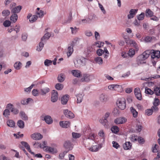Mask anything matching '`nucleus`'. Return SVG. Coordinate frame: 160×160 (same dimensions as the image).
I'll return each instance as SVG.
<instances>
[{
	"instance_id": "obj_29",
	"label": "nucleus",
	"mask_w": 160,
	"mask_h": 160,
	"mask_svg": "<svg viewBox=\"0 0 160 160\" xmlns=\"http://www.w3.org/2000/svg\"><path fill=\"white\" fill-rule=\"evenodd\" d=\"M91 142V140L86 138L84 139L83 141V143L85 147H88L90 145V142Z\"/></svg>"
},
{
	"instance_id": "obj_64",
	"label": "nucleus",
	"mask_w": 160,
	"mask_h": 160,
	"mask_svg": "<svg viewBox=\"0 0 160 160\" xmlns=\"http://www.w3.org/2000/svg\"><path fill=\"white\" fill-rule=\"evenodd\" d=\"M97 53L98 56H101L104 53V51L101 49H99L97 50Z\"/></svg>"
},
{
	"instance_id": "obj_45",
	"label": "nucleus",
	"mask_w": 160,
	"mask_h": 160,
	"mask_svg": "<svg viewBox=\"0 0 160 160\" xmlns=\"http://www.w3.org/2000/svg\"><path fill=\"white\" fill-rule=\"evenodd\" d=\"M81 61L80 60L79 58L76 61L74 62L75 67L77 68L80 67L81 65Z\"/></svg>"
},
{
	"instance_id": "obj_41",
	"label": "nucleus",
	"mask_w": 160,
	"mask_h": 160,
	"mask_svg": "<svg viewBox=\"0 0 160 160\" xmlns=\"http://www.w3.org/2000/svg\"><path fill=\"white\" fill-rule=\"evenodd\" d=\"M93 48L90 47L87 48L86 53L87 54V57H89L91 55V53L93 51Z\"/></svg>"
},
{
	"instance_id": "obj_40",
	"label": "nucleus",
	"mask_w": 160,
	"mask_h": 160,
	"mask_svg": "<svg viewBox=\"0 0 160 160\" xmlns=\"http://www.w3.org/2000/svg\"><path fill=\"white\" fill-rule=\"evenodd\" d=\"M49 89L48 88H45L41 89L40 91L42 93V95H44L49 92Z\"/></svg>"
},
{
	"instance_id": "obj_26",
	"label": "nucleus",
	"mask_w": 160,
	"mask_h": 160,
	"mask_svg": "<svg viewBox=\"0 0 160 160\" xmlns=\"http://www.w3.org/2000/svg\"><path fill=\"white\" fill-rule=\"evenodd\" d=\"M65 79V75L64 74L61 73L59 74L58 77V80L59 82H62L64 81Z\"/></svg>"
},
{
	"instance_id": "obj_60",
	"label": "nucleus",
	"mask_w": 160,
	"mask_h": 160,
	"mask_svg": "<svg viewBox=\"0 0 160 160\" xmlns=\"http://www.w3.org/2000/svg\"><path fill=\"white\" fill-rule=\"evenodd\" d=\"M152 112H153L152 110L151 109H148L145 111V113L148 116L152 115Z\"/></svg>"
},
{
	"instance_id": "obj_17",
	"label": "nucleus",
	"mask_w": 160,
	"mask_h": 160,
	"mask_svg": "<svg viewBox=\"0 0 160 160\" xmlns=\"http://www.w3.org/2000/svg\"><path fill=\"white\" fill-rule=\"evenodd\" d=\"M100 100L102 102H106L108 100V97L107 95L104 94H102L100 96Z\"/></svg>"
},
{
	"instance_id": "obj_23",
	"label": "nucleus",
	"mask_w": 160,
	"mask_h": 160,
	"mask_svg": "<svg viewBox=\"0 0 160 160\" xmlns=\"http://www.w3.org/2000/svg\"><path fill=\"white\" fill-rule=\"evenodd\" d=\"M10 17V19L12 22L15 23L17 21L18 17L17 14L12 13Z\"/></svg>"
},
{
	"instance_id": "obj_34",
	"label": "nucleus",
	"mask_w": 160,
	"mask_h": 160,
	"mask_svg": "<svg viewBox=\"0 0 160 160\" xmlns=\"http://www.w3.org/2000/svg\"><path fill=\"white\" fill-rule=\"evenodd\" d=\"M46 150L48 151L49 152L52 153H54L57 152V151L56 149H55L51 147H46Z\"/></svg>"
},
{
	"instance_id": "obj_35",
	"label": "nucleus",
	"mask_w": 160,
	"mask_h": 160,
	"mask_svg": "<svg viewBox=\"0 0 160 160\" xmlns=\"http://www.w3.org/2000/svg\"><path fill=\"white\" fill-rule=\"evenodd\" d=\"M43 41H41V42L39 43L38 46L37 47V51H40L42 50L43 47Z\"/></svg>"
},
{
	"instance_id": "obj_2",
	"label": "nucleus",
	"mask_w": 160,
	"mask_h": 160,
	"mask_svg": "<svg viewBox=\"0 0 160 160\" xmlns=\"http://www.w3.org/2000/svg\"><path fill=\"white\" fill-rule=\"evenodd\" d=\"M116 104L121 110H124L126 108V100L124 98H118L116 102Z\"/></svg>"
},
{
	"instance_id": "obj_48",
	"label": "nucleus",
	"mask_w": 160,
	"mask_h": 160,
	"mask_svg": "<svg viewBox=\"0 0 160 160\" xmlns=\"http://www.w3.org/2000/svg\"><path fill=\"white\" fill-rule=\"evenodd\" d=\"M145 92L147 94L150 95H152L154 93V92L153 91L147 87L145 88Z\"/></svg>"
},
{
	"instance_id": "obj_62",
	"label": "nucleus",
	"mask_w": 160,
	"mask_h": 160,
	"mask_svg": "<svg viewBox=\"0 0 160 160\" xmlns=\"http://www.w3.org/2000/svg\"><path fill=\"white\" fill-rule=\"evenodd\" d=\"M21 143L27 149L30 147L29 144L26 142L22 141L21 142Z\"/></svg>"
},
{
	"instance_id": "obj_24",
	"label": "nucleus",
	"mask_w": 160,
	"mask_h": 160,
	"mask_svg": "<svg viewBox=\"0 0 160 160\" xmlns=\"http://www.w3.org/2000/svg\"><path fill=\"white\" fill-rule=\"evenodd\" d=\"M51 36L48 32H47L44 34V36L41 38V41H43L45 42L46 41L48 40Z\"/></svg>"
},
{
	"instance_id": "obj_37",
	"label": "nucleus",
	"mask_w": 160,
	"mask_h": 160,
	"mask_svg": "<svg viewBox=\"0 0 160 160\" xmlns=\"http://www.w3.org/2000/svg\"><path fill=\"white\" fill-rule=\"evenodd\" d=\"M130 109L131 112L133 116L136 118L137 117L138 113L136 110L132 107H131L130 108Z\"/></svg>"
},
{
	"instance_id": "obj_20",
	"label": "nucleus",
	"mask_w": 160,
	"mask_h": 160,
	"mask_svg": "<svg viewBox=\"0 0 160 160\" xmlns=\"http://www.w3.org/2000/svg\"><path fill=\"white\" fill-rule=\"evenodd\" d=\"M123 147L125 150H129L131 148L132 145L129 142H126L123 145Z\"/></svg>"
},
{
	"instance_id": "obj_7",
	"label": "nucleus",
	"mask_w": 160,
	"mask_h": 160,
	"mask_svg": "<svg viewBox=\"0 0 160 160\" xmlns=\"http://www.w3.org/2000/svg\"><path fill=\"white\" fill-rule=\"evenodd\" d=\"M41 118H42V120H44L45 122L48 124H50L52 122V120L51 116L49 115H47L45 116L43 115L41 116Z\"/></svg>"
},
{
	"instance_id": "obj_33",
	"label": "nucleus",
	"mask_w": 160,
	"mask_h": 160,
	"mask_svg": "<svg viewBox=\"0 0 160 160\" xmlns=\"http://www.w3.org/2000/svg\"><path fill=\"white\" fill-rule=\"evenodd\" d=\"M22 65V63L20 62H15L14 64V68L17 70H19Z\"/></svg>"
},
{
	"instance_id": "obj_51",
	"label": "nucleus",
	"mask_w": 160,
	"mask_h": 160,
	"mask_svg": "<svg viewBox=\"0 0 160 160\" xmlns=\"http://www.w3.org/2000/svg\"><path fill=\"white\" fill-rule=\"evenodd\" d=\"M72 12H70L69 13V16L68 17V18L67 20L65 22L66 23H70L72 20Z\"/></svg>"
},
{
	"instance_id": "obj_59",
	"label": "nucleus",
	"mask_w": 160,
	"mask_h": 160,
	"mask_svg": "<svg viewBox=\"0 0 160 160\" xmlns=\"http://www.w3.org/2000/svg\"><path fill=\"white\" fill-rule=\"evenodd\" d=\"M158 146L157 144H155L154 146H153L152 147V151L153 152H158Z\"/></svg>"
},
{
	"instance_id": "obj_25",
	"label": "nucleus",
	"mask_w": 160,
	"mask_h": 160,
	"mask_svg": "<svg viewBox=\"0 0 160 160\" xmlns=\"http://www.w3.org/2000/svg\"><path fill=\"white\" fill-rule=\"evenodd\" d=\"M100 122L106 128H108V122L107 119H102L99 120Z\"/></svg>"
},
{
	"instance_id": "obj_55",
	"label": "nucleus",
	"mask_w": 160,
	"mask_h": 160,
	"mask_svg": "<svg viewBox=\"0 0 160 160\" xmlns=\"http://www.w3.org/2000/svg\"><path fill=\"white\" fill-rule=\"evenodd\" d=\"M38 16L36 15L32 16L31 18L29 19V21L31 22H33L36 21L38 18Z\"/></svg>"
},
{
	"instance_id": "obj_28",
	"label": "nucleus",
	"mask_w": 160,
	"mask_h": 160,
	"mask_svg": "<svg viewBox=\"0 0 160 160\" xmlns=\"http://www.w3.org/2000/svg\"><path fill=\"white\" fill-rule=\"evenodd\" d=\"M20 116L21 117L22 119L24 120H27L28 119V117L25 112L21 111L20 112Z\"/></svg>"
},
{
	"instance_id": "obj_9",
	"label": "nucleus",
	"mask_w": 160,
	"mask_h": 160,
	"mask_svg": "<svg viewBox=\"0 0 160 160\" xmlns=\"http://www.w3.org/2000/svg\"><path fill=\"white\" fill-rule=\"evenodd\" d=\"M64 147L67 149V151L72 150L73 148V145L69 141H66L63 145Z\"/></svg>"
},
{
	"instance_id": "obj_4",
	"label": "nucleus",
	"mask_w": 160,
	"mask_h": 160,
	"mask_svg": "<svg viewBox=\"0 0 160 160\" xmlns=\"http://www.w3.org/2000/svg\"><path fill=\"white\" fill-rule=\"evenodd\" d=\"M93 76L91 74L84 73L83 74L81 80L82 82H88L92 79Z\"/></svg>"
},
{
	"instance_id": "obj_18",
	"label": "nucleus",
	"mask_w": 160,
	"mask_h": 160,
	"mask_svg": "<svg viewBox=\"0 0 160 160\" xmlns=\"http://www.w3.org/2000/svg\"><path fill=\"white\" fill-rule=\"evenodd\" d=\"M125 42L127 43H129L131 44H132V46L136 48H138V46L136 42L133 40H130L129 38H125Z\"/></svg>"
},
{
	"instance_id": "obj_30",
	"label": "nucleus",
	"mask_w": 160,
	"mask_h": 160,
	"mask_svg": "<svg viewBox=\"0 0 160 160\" xmlns=\"http://www.w3.org/2000/svg\"><path fill=\"white\" fill-rule=\"evenodd\" d=\"M7 125L10 127L13 128L15 126V123L12 120H8L7 122Z\"/></svg>"
},
{
	"instance_id": "obj_16",
	"label": "nucleus",
	"mask_w": 160,
	"mask_h": 160,
	"mask_svg": "<svg viewBox=\"0 0 160 160\" xmlns=\"http://www.w3.org/2000/svg\"><path fill=\"white\" fill-rule=\"evenodd\" d=\"M69 96L68 95H64L61 98V103L63 105L66 104L68 100Z\"/></svg>"
},
{
	"instance_id": "obj_22",
	"label": "nucleus",
	"mask_w": 160,
	"mask_h": 160,
	"mask_svg": "<svg viewBox=\"0 0 160 160\" xmlns=\"http://www.w3.org/2000/svg\"><path fill=\"white\" fill-rule=\"evenodd\" d=\"M153 14V12L150 9L148 8L145 11V15L146 17H152Z\"/></svg>"
},
{
	"instance_id": "obj_43",
	"label": "nucleus",
	"mask_w": 160,
	"mask_h": 160,
	"mask_svg": "<svg viewBox=\"0 0 160 160\" xmlns=\"http://www.w3.org/2000/svg\"><path fill=\"white\" fill-rule=\"evenodd\" d=\"M128 56L130 57H132L135 54V51L132 48H131L129 49L128 53Z\"/></svg>"
},
{
	"instance_id": "obj_3",
	"label": "nucleus",
	"mask_w": 160,
	"mask_h": 160,
	"mask_svg": "<svg viewBox=\"0 0 160 160\" xmlns=\"http://www.w3.org/2000/svg\"><path fill=\"white\" fill-rule=\"evenodd\" d=\"M150 52V54L151 55V58L154 59L156 58H159L160 57V51L158 50H155L152 49L151 50H148Z\"/></svg>"
},
{
	"instance_id": "obj_8",
	"label": "nucleus",
	"mask_w": 160,
	"mask_h": 160,
	"mask_svg": "<svg viewBox=\"0 0 160 160\" xmlns=\"http://www.w3.org/2000/svg\"><path fill=\"white\" fill-rule=\"evenodd\" d=\"M58 99V94L57 91L55 90H53L52 93L51 101L52 102H56Z\"/></svg>"
},
{
	"instance_id": "obj_21",
	"label": "nucleus",
	"mask_w": 160,
	"mask_h": 160,
	"mask_svg": "<svg viewBox=\"0 0 160 160\" xmlns=\"http://www.w3.org/2000/svg\"><path fill=\"white\" fill-rule=\"evenodd\" d=\"M72 73L74 76L77 78L79 77L81 75L80 71L77 70H72Z\"/></svg>"
},
{
	"instance_id": "obj_38",
	"label": "nucleus",
	"mask_w": 160,
	"mask_h": 160,
	"mask_svg": "<svg viewBox=\"0 0 160 160\" xmlns=\"http://www.w3.org/2000/svg\"><path fill=\"white\" fill-rule=\"evenodd\" d=\"M88 149L90 151L93 152H97L99 149L97 145H93L91 147L88 148Z\"/></svg>"
},
{
	"instance_id": "obj_31",
	"label": "nucleus",
	"mask_w": 160,
	"mask_h": 160,
	"mask_svg": "<svg viewBox=\"0 0 160 160\" xmlns=\"http://www.w3.org/2000/svg\"><path fill=\"white\" fill-rule=\"evenodd\" d=\"M17 125L20 128L22 129L24 127V122L22 120H18L17 122Z\"/></svg>"
},
{
	"instance_id": "obj_56",
	"label": "nucleus",
	"mask_w": 160,
	"mask_h": 160,
	"mask_svg": "<svg viewBox=\"0 0 160 160\" xmlns=\"http://www.w3.org/2000/svg\"><path fill=\"white\" fill-rule=\"evenodd\" d=\"M160 89L159 87H156L154 89V92L155 94L157 96L160 95Z\"/></svg>"
},
{
	"instance_id": "obj_19",
	"label": "nucleus",
	"mask_w": 160,
	"mask_h": 160,
	"mask_svg": "<svg viewBox=\"0 0 160 160\" xmlns=\"http://www.w3.org/2000/svg\"><path fill=\"white\" fill-rule=\"evenodd\" d=\"M74 46L72 45L71 44L70 46L68 47V51L67 52V55L68 57L70 56L73 51V47Z\"/></svg>"
},
{
	"instance_id": "obj_27",
	"label": "nucleus",
	"mask_w": 160,
	"mask_h": 160,
	"mask_svg": "<svg viewBox=\"0 0 160 160\" xmlns=\"http://www.w3.org/2000/svg\"><path fill=\"white\" fill-rule=\"evenodd\" d=\"M84 96V94H78L76 95L77 103H80L82 102Z\"/></svg>"
},
{
	"instance_id": "obj_12",
	"label": "nucleus",
	"mask_w": 160,
	"mask_h": 160,
	"mask_svg": "<svg viewBox=\"0 0 160 160\" xmlns=\"http://www.w3.org/2000/svg\"><path fill=\"white\" fill-rule=\"evenodd\" d=\"M31 137L32 139L35 140H39L43 137L42 135L38 133L32 134L31 135Z\"/></svg>"
},
{
	"instance_id": "obj_54",
	"label": "nucleus",
	"mask_w": 160,
	"mask_h": 160,
	"mask_svg": "<svg viewBox=\"0 0 160 160\" xmlns=\"http://www.w3.org/2000/svg\"><path fill=\"white\" fill-rule=\"evenodd\" d=\"M11 22L8 20H5L3 23V25L5 27H8L11 24Z\"/></svg>"
},
{
	"instance_id": "obj_49",
	"label": "nucleus",
	"mask_w": 160,
	"mask_h": 160,
	"mask_svg": "<svg viewBox=\"0 0 160 160\" xmlns=\"http://www.w3.org/2000/svg\"><path fill=\"white\" fill-rule=\"evenodd\" d=\"M70 28L71 30L72 33L73 34H75L79 29L78 28H77L76 27H74V28L71 27Z\"/></svg>"
},
{
	"instance_id": "obj_42",
	"label": "nucleus",
	"mask_w": 160,
	"mask_h": 160,
	"mask_svg": "<svg viewBox=\"0 0 160 160\" xmlns=\"http://www.w3.org/2000/svg\"><path fill=\"white\" fill-rule=\"evenodd\" d=\"M111 130L114 133H117L119 131V128L118 126H113L111 128Z\"/></svg>"
},
{
	"instance_id": "obj_10",
	"label": "nucleus",
	"mask_w": 160,
	"mask_h": 160,
	"mask_svg": "<svg viewBox=\"0 0 160 160\" xmlns=\"http://www.w3.org/2000/svg\"><path fill=\"white\" fill-rule=\"evenodd\" d=\"M138 11V9H131L129 12V14L128 15V19L133 18L136 14Z\"/></svg>"
},
{
	"instance_id": "obj_32",
	"label": "nucleus",
	"mask_w": 160,
	"mask_h": 160,
	"mask_svg": "<svg viewBox=\"0 0 160 160\" xmlns=\"http://www.w3.org/2000/svg\"><path fill=\"white\" fill-rule=\"evenodd\" d=\"M94 60L96 63L99 65H101L102 64L103 60L102 58L99 57H97L95 58Z\"/></svg>"
},
{
	"instance_id": "obj_13",
	"label": "nucleus",
	"mask_w": 160,
	"mask_h": 160,
	"mask_svg": "<svg viewBox=\"0 0 160 160\" xmlns=\"http://www.w3.org/2000/svg\"><path fill=\"white\" fill-rule=\"evenodd\" d=\"M126 121V119L125 118L120 117L115 119L114 122L116 124H121L125 123Z\"/></svg>"
},
{
	"instance_id": "obj_53",
	"label": "nucleus",
	"mask_w": 160,
	"mask_h": 160,
	"mask_svg": "<svg viewBox=\"0 0 160 160\" xmlns=\"http://www.w3.org/2000/svg\"><path fill=\"white\" fill-rule=\"evenodd\" d=\"M68 152V151H64L62 152L61 153L59 156V158L60 159H63L65 155Z\"/></svg>"
},
{
	"instance_id": "obj_58",
	"label": "nucleus",
	"mask_w": 160,
	"mask_h": 160,
	"mask_svg": "<svg viewBox=\"0 0 160 160\" xmlns=\"http://www.w3.org/2000/svg\"><path fill=\"white\" fill-rule=\"evenodd\" d=\"M37 14L39 18H42L44 15V12L42 10H40L37 12Z\"/></svg>"
},
{
	"instance_id": "obj_46",
	"label": "nucleus",
	"mask_w": 160,
	"mask_h": 160,
	"mask_svg": "<svg viewBox=\"0 0 160 160\" xmlns=\"http://www.w3.org/2000/svg\"><path fill=\"white\" fill-rule=\"evenodd\" d=\"M34 86V84H32L29 87L24 88V91L27 93H29L30 92Z\"/></svg>"
},
{
	"instance_id": "obj_50",
	"label": "nucleus",
	"mask_w": 160,
	"mask_h": 160,
	"mask_svg": "<svg viewBox=\"0 0 160 160\" xmlns=\"http://www.w3.org/2000/svg\"><path fill=\"white\" fill-rule=\"evenodd\" d=\"M52 61L48 59L45 60L44 62L45 65L47 66H49L51 65L52 64Z\"/></svg>"
},
{
	"instance_id": "obj_15",
	"label": "nucleus",
	"mask_w": 160,
	"mask_h": 160,
	"mask_svg": "<svg viewBox=\"0 0 160 160\" xmlns=\"http://www.w3.org/2000/svg\"><path fill=\"white\" fill-rule=\"evenodd\" d=\"M64 114L68 118H73L74 117V114L71 111H69L68 109L65 110Z\"/></svg>"
},
{
	"instance_id": "obj_57",
	"label": "nucleus",
	"mask_w": 160,
	"mask_h": 160,
	"mask_svg": "<svg viewBox=\"0 0 160 160\" xmlns=\"http://www.w3.org/2000/svg\"><path fill=\"white\" fill-rule=\"evenodd\" d=\"M72 135L73 138H79L81 136V134L80 133L76 132H72Z\"/></svg>"
},
{
	"instance_id": "obj_63",
	"label": "nucleus",
	"mask_w": 160,
	"mask_h": 160,
	"mask_svg": "<svg viewBox=\"0 0 160 160\" xmlns=\"http://www.w3.org/2000/svg\"><path fill=\"white\" fill-rule=\"evenodd\" d=\"M112 144H113V147L116 149H118V148L120 147L118 143L116 142L113 141L112 142Z\"/></svg>"
},
{
	"instance_id": "obj_47",
	"label": "nucleus",
	"mask_w": 160,
	"mask_h": 160,
	"mask_svg": "<svg viewBox=\"0 0 160 160\" xmlns=\"http://www.w3.org/2000/svg\"><path fill=\"white\" fill-rule=\"evenodd\" d=\"M145 17V14L144 12H142L140 14L137 16V19L139 20H142Z\"/></svg>"
},
{
	"instance_id": "obj_44",
	"label": "nucleus",
	"mask_w": 160,
	"mask_h": 160,
	"mask_svg": "<svg viewBox=\"0 0 160 160\" xmlns=\"http://www.w3.org/2000/svg\"><path fill=\"white\" fill-rule=\"evenodd\" d=\"M55 87L56 89L58 90H60L63 89V86L62 84L58 83L55 85Z\"/></svg>"
},
{
	"instance_id": "obj_11",
	"label": "nucleus",
	"mask_w": 160,
	"mask_h": 160,
	"mask_svg": "<svg viewBox=\"0 0 160 160\" xmlns=\"http://www.w3.org/2000/svg\"><path fill=\"white\" fill-rule=\"evenodd\" d=\"M22 7L20 5L18 6L17 7L10 8L11 9V13H19L22 9Z\"/></svg>"
},
{
	"instance_id": "obj_6",
	"label": "nucleus",
	"mask_w": 160,
	"mask_h": 160,
	"mask_svg": "<svg viewBox=\"0 0 160 160\" xmlns=\"http://www.w3.org/2000/svg\"><path fill=\"white\" fill-rule=\"evenodd\" d=\"M134 94L137 98L139 100H141L142 99L141 91L139 88H136L134 89Z\"/></svg>"
},
{
	"instance_id": "obj_52",
	"label": "nucleus",
	"mask_w": 160,
	"mask_h": 160,
	"mask_svg": "<svg viewBox=\"0 0 160 160\" xmlns=\"http://www.w3.org/2000/svg\"><path fill=\"white\" fill-rule=\"evenodd\" d=\"M114 90L119 91L122 88V86L118 84H114Z\"/></svg>"
},
{
	"instance_id": "obj_14",
	"label": "nucleus",
	"mask_w": 160,
	"mask_h": 160,
	"mask_svg": "<svg viewBox=\"0 0 160 160\" xmlns=\"http://www.w3.org/2000/svg\"><path fill=\"white\" fill-rule=\"evenodd\" d=\"M70 122L68 121H60L59 122L60 125L63 128H68L70 126Z\"/></svg>"
},
{
	"instance_id": "obj_1",
	"label": "nucleus",
	"mask_w": 160,
	"mask_h": 160,
	"mask_svg": "<svg viewBox=\"0 0 160 160\" xmlns=\"http://www.w3.org/2000/svg\"><path fill=\"white\" fill-rule=\"evenodd\" d=\"M150 55V52L146 50L142 54L139 55L137 58L136 62L138 64L140 65L146 63L144 61L147 59L149 56Z\"/></svg>"
},
{
	"instance_id": "obj_36",
	"label": "nucleus",
	"mask_w": 160,
	"mask_h": 160,
	"mask_svg": "<svg viewBox=\"0 0 160 160\" xmlns=\"http://www.w3.org/2000/svg\"><path fill=\"white\" fill-rule=\"evenodd\" d=\"M10 11L9 10L6 9L2 11V14L3 16L6 17L10 15Z\"/></svg>"
},
{
	"instance_id": "obj_5",
	"label": "nucleus",
	"mask_w": 160,
	"mask_h": 160,
	"mask_svg": "<svg viewBox=\"0 0 160 160\" xmlns=\"http://www.w3.org/2000/svg\"><path fill=\"white\" fill-rule=\"evenodd\" d=\"M6 108H8L11 112L15 115L18 114L19 112V110L17 108H14L13 105L11 103H9L7 105Z\"/></svg>"
},
{
	"instance_id": "obj_61",
	"label": "nucleus",
	"mask_w": 160,
	"mask_h": 160,
	"mask_svg": "<svg viewBox=\"0 0 160 160\" xmlns=\"http://www.w3.org/2000/svg\"><path fill=\"white\" fill-rule=\"evenodd\" d=\"M159 100L158 98H155L154 102H153V106H158L159 105Z\"/></svg>"
},
{
	"instance_id": "obj_39",
	"label": "nucleus",
	"mask_w": 160,
	"mask_h": 160,
	"mask_svg": "<svg viewBox=\"0 0 160 160\" xmlns=\"http://www.w3.org/2000/svg\"><path fill=\"white\" fill-rule=\"evenodd\" d=\"M10 112L9 109L8 108L6 109L3 111V115L6 118H8L10 115Z\"/></svg>"
}]
</instances>
